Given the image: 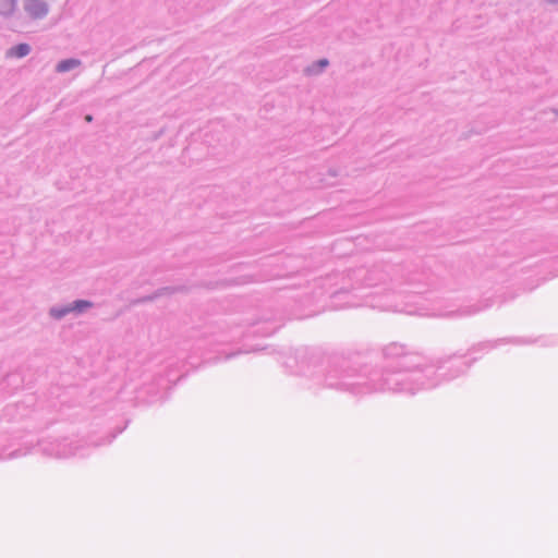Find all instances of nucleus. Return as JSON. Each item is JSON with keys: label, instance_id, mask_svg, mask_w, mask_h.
<instances>
[{"label": "nucleus", "instance_id": "obj_1", "mask_svg": "<svg viewBox=\"0 0 558 558\" xmlns=\"http://www.w3.org/2000/svg\"><path fill=\"white\" fill-rule=\"evenodd\" d=\"M24 10L29 17L38 20L48 14L49 8L47 2L44 0H26L24 3Z\"/></svg>", "mask_w": 558, "mask_h": 558}, {"label": "nucleus", "instance_id": "obj_2", "mask_svg": "<svg viewBox=\"0 0 558 558\" xmlns=\"http://www.w3.org/2000/svg\"><path fill=\"white\" fill-rule=\"evenodd\" d=\"M31 51V47L27 44H19L7 51L8 58H23Z\"/></svg>", "mask_w": 558, "mask_h": 558}, {"label": "nucleus", "instance_id": "obj_3", "mask_svg": "<svg viewBox=\"0 0 558 558\" xmlns=\"http://www.w3.org/2000/svg\"><path fill=\"white\" fill-rule=\"evenodd\" d=\"M78 65H80V61L78 60L68 59V60H63V61L58 63L57 71L58 72H66V71L71 70V69H74V68H76Z\"/></svg>", "mask_w": 558, "mask_h": 558}, {"label": "nucleus", "instance_id": "obj_4", "mask_svg": "<svg viewBox=\"0 0 558 558\" xmlns=\"http://www.w3.org/2000/svg\"><path fill=\"white\" fill-rule=\"evenodd\" d=\"M16 0H0V13L9 14L15 8Z\"/></svg>", "mask_w": 558, "mask_h": 558}, {"label": "nucleus", "instance_id": "obj_5", "mask_svg": "<svg viewBox=\"0 0 558 558\" xmlns=\"http://www.w3.org/2000/svg\"><path fill=\"white\" fill-rule=\"evenodd\" d=\"M92 304L88 301H77L74 303L71 311H83L84 308L89 307Z\"/></svg>", "mask_w": 558, "mask_h": 558}, {"label": "nucleus", "instance_id": "obj_6", "mask_svg": "<svg viewBox=\"0 0 558 558\" xmlns=\"http://www.w3.org/2000/svg\"><path fill=\"white\" fill-rule=\"evenodd\" d=\"M319 64H320V66H322V68H324V66H326V65L328 64V61H327V60H325V59H324V60H320V61H319Z\"/></svg>", "mask_w": 558, "mask_h": 558}, {"label": "nucleus", "instance_id": "obj_7", "mask_svg": "<svg viewBox=\"0 0 558 558\" xmlns=\"http://www.w3.org/2000/svg\"><path fill=\"white\" fill-rule=\"evenodd\" d=\"M85 120H86L87 122H90V121H92V116H89V114H88V116H86V117H85Z\"/></svg>", "mask_w": 558, "mask_h": 558}]
</instances>
